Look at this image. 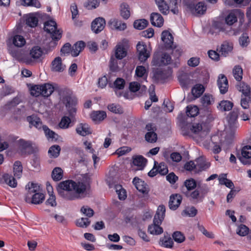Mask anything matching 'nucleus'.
<instances>
[{
	"mask_svg": "<svg viewBox=\"0 0 251 251\" xmlns=\"http://www.w3.org/2000/svg\"><path fill=\"white\" fill-rule=\"evenodd\" d=\"M171 61V56L167 54L163 53L162 55L161 59L160 61H157L155 60V58L154 57L153 60V63L155 65L161 66V65H166L170 63Z\"/></svg>",
	"mask_w": 251,
	"mask_h": 251,
	"instance_id": "nucleus-34",
	"label": "nucleus"
},
{
	"mask_svg": "<svg viewBox=\"0 0 251 251\" xmlns=\"http://www.w3.org/2000/svg\"><path fill=\"white\" fill-rule=\"evenodd\" d=\"M182 201V198L178 194H174L170 196L169 206L171 209L176 210L179 206Z\"/></svg>",
	"mask_w": 251,
	"mask_h": 251,
	"instance_id": "nucleus-21",
	"label": "nucleus"
},
{
	"mask_svg": "<svg viewBox=\"0 0 251 251\" xmlns=\"http://www.w3.org/2000/svg\"><path fill=\"white\" fill-rule=\"evenodd\" d=\"M12 42L13 44L17 47H22L26 43L25 38L20 35H14L12 38Z\"/></svg>",
	"mask_w": 251,
	"mask_h": 251,
	"instance_id": "nucleus-35",
	"label": "nucleus"
},
{
	"mask_svg": "<svg viewBox=\"0 0 251 251\" xmlns=\"http://www.w3.org/2000/svg\"><path fill=\"white\" fill-rule=\"evenodd\" d=\"M63 177V171L59 167L55 168L52 172V177L53 180L58 181Z\"/></svg>",
	"mask_w": 251,
	"mask_h": 251,
	"instance_id": "nucleus-48",
	"label": "nucleus"
},
{
	"mask_svg": "<svg viewBox=\"0 0 251 251\" xmlns=\"http://www.w3.org/2000/svg\"><path fill=\"white\" fill-rule=\"evenodd\" d=\"M241 163L244 165L251 164V147L246 146L244 147L241 151V156L239 157Z\"/></svg>",
	"mask_w": 251,
	"mask_h": 251,
	"instance_id": "nucleus-10",
	"label": "nucleus"
},
{
	"mask_svg": "<svg viewBox=\"0 0 251 251\" xmlns=\"http://www.w3.org/2000/svg\"><path fill=\"white\" fill-rule=\"evenodd\" d=\"M174 240L177 243H181L184 241L185 236L180 231H176L173 234Z\"/></svg>",
	"mask_w": 251,
	"mask_h": 251,
	"instance_id": "nucleus-57",
	"label": "nucleus"
},
{
	"mask_svg": "<svg viewBox=\"0 0 251 251\" xmlns=\"http://www.w3.org/2000/svg\"><path fill=\"white\" fill-rule=\"evenodd\" d=\"M148 73V70L144 66H138L136 68L135 75L137 77L142 78L144 80H146Z\"/></svg>",
	"mask_w": 251,
	"mask_h": 251,
	"instance_id": "nucleus-32",
	"label": "nucleus"
},
{
	"mask_svg": "<svg viewBox=\"0 0 251 251\" xmlns=\"http://www.w3.org/2000/svg\"><path fill=\"white\" fill-rule=\"evenodd\" d=\"M196 172H199L207 169L210 166V163L206 161L203 156L198 158L196 160Z\"/></svg>",
	"mask_w": 251,
	"mask_h": 251,
	"instance_id": "nucleus-17",
	"label": "nucleus"
},
{
	"mask_svg": "<svg viewBox=\"0 0 251 251\" xmlns=\"http://www.w3.org/2000/svg\"><path fill=\"white\" fill-rule=\"evenodd\" d=\"M45 30L51 35L53 40H59L62 35V31L57 28V24L53 20H50L44 24Z\"/></svg>",
	"mask_w": 251,
	"mask_h": 251,
	"instance_id": "nucleus-6",
	"label": "nucleus"
},
{
	"mask_svg": "<svg viewBox=\"0 0 251 251\" xmlns=\"http://www.w3.org/2000/svg\"><path fill=\"white\" fill-rule=\"evenodd\" d=\"M80 212L88 218L92 217L94 214V210L87 205L83 206L80 209Z\"/></svg>",
	"mask_w": 251,
	"mask_h": 251,
	"instance_id": "nucleus-52",
	"label": "nucleus"
},
{
	"mask_svg": "<svg viewBox=\"0 0 251 251\" xmlns=\"http://www.w3.org/2000/svg\"><path fill=\"white\" fill-rule=\"evenodd\" d=\"M23 167L20 161H16L13 165V172L14 176L20 178L22 174Z\"/></svg>",
	"mask_w": 251,
	"mask_h": 251,
	"instance_id": "nucleus-45",
	"label": "nucleus"
},
{
	"mask_svg": "<svg viewBox=\"0 0 251 251\" xmlns=\"http://www.w3.org/2000/svg\"><path fill=\"white\" fill-rule=\"evenodd\" d=\"M2 177L4 182L11 187L15 188L17 186V181L12 176L5 174Z\"/></svg>",
	"mask_w": 251,
	"mask_h": 251,
	"instance_id": "nucleus-40",
	"label": "nucleus"
},
{
	"mask_svg": "<svg viewBox=\"0 0 251 251\" xmlns=\"http://www.w3.org/2000/svg\"><path fill=\"white\" fill-rule=\"evenodd\" d=\"M166 209L165 206L160 205L158 207L154 220L155 222L162 223L165 218Z\"/></svg>",
	"mask_w": 251,
	"mask_h": 251,
	"instance_id": "nucleus-27",
	"label": "nucleus"
},
{
	"mask_svg": "<svg viewBox=\"0 0 251 251\" xmlns=\"http://www.w3.org/2000/svg\"><path fill=\"white\" fill-rule=\"evenodd\" d=\"M238 16H241V18H243L244 13L238 9L232 10L225 18L226 24L229 25H232L237 21Z\"/></svg>",
	"mask_w": 251,
	"mask_h": 251,
	"instance_id": "nucleus-13",
	"label": "nucleus"
},
{
	"mask_svg": "<svg viewBox=\"0 0 251 251\" xmlns=\"http://www.w3.org/2000/svg\"><path fill=\"white\" fill-rule=\"evenodd\" d=\"M188 7L191 10L192 13L195 15H200L203 14L206 10V6L203 2H199L195 6L192 4L188 5Z\"/></svg>",
	"mask_w": 251,
	"mask_h": 251,
	"instance_id": "nucleus-15",
	"label": "nucleus"
},
{
	"mask_svg": "<svg viewBox=\"0 0 251 251\" xmlns=\"http://www.w3.org/2000/svg\"><path fill=\"white\" fill-rule=\"evenodd\" d=\"M42 85H35L31 87L30 94L32 96L38 97L42 96Z\"/></svg>",
	"mask_w": 251,
	"mask_h": 251,
	"instance_id": "nucleus-49",
	"label": "nucleus"
},
{
	"mask_svg": "<svg viewBox=\"0 0 251 251\" xmlns=\"http://www.w3.org/2000/svg\"><path fill=\"white\" fill-rule=\"evenodd\" d=\"M13 92V90L11 87L5 85L2 87L0 92V98H2L4 96L9 95Z\"/></svg>",
	"mask_w": 251,
	"mask_h": 251,
	"instance_id": "nucleus-59",
	"label": "nucleus"
},
{
	"mask_svg": "<svg viewBox=\"0 0 251 251\" xmlns=\"http://www.w3.org/2000/svg\"><path fill=\"white\" fill-rule=\"evenodd\" d=\"M84 47L85 43L83 41L76 42L72 47L71 55L74 57L78 56Z\"/></svg>",
	"mask_w": 251,
	"mask_h": 251,
	"instance_id": "nucleus-30",
	"label": "nucleus"
},
{
	"mask_svg": "<svg viewBox=\"0 0 251 251\" xmlns=\"http://www.w3.org/2000/svg\"><path fill=\"white\" fill-rule=\"evenodd\" d=\"M199 113V109L196 105H189L186 107V114L190 117L196 116Z\"/></svg>",
	"mask_w": 251,
	"mask_h": 251,
	"instance_id": "nucleus-43",
	"label": "nucleus"
},
{
	"mask_svg": "<svg viewBox=\"0 0 251 251\" xmlns=\"http://www.w3.org/2000/svg\"><path fill=\"white\" fill-rule=\"evenodd\" d=\"M238 90L244 96H249L251 93V88L249 85L244 82H241L237 86Z\"/></svg>",
	"mask_w": 251,
	"mask_h": 251,
	"instance_id": "nucleus-41",
	"label": "nucleus"
},
{
	"mask_svg": "<svg viewBox=\"0 0 251 251\" xmlns=\"http://www.w3.org/2000/svg\"><path fill=\"white\" fill-rule=\"evenodd\" d=\"M159 11L164 14H167L169 11V7L164 0H154Z\"/></svg>",
	"mask_w": 251,
	"mask_h": 251,
	"instance_id": "nucleus-37",
	"label": "nucleus"
},
{
	"mask_svg": "<svg viewBox=\"0 0 251 251\" xmlns=\"http://www.w3.org/2000/svg\"><path fill=\"white\" fill-rule=\"evenodd\" d=\"M131 148L126 146H124L117 149L115 153L119 156H122L125 155L131 151Z\"/></svg>",
	"mask_w": 251,
	"mask_h": 251,
	"instance_id": "nucleus-63",
	"label": "nucleus"
},
{
	"mask_svg": "<svg viewBox=\"0 0 251 251\" xmlns=\"http://www.w3.org/2000/svg\"><path fill=\"white\" fill-rule=\"evenodd\" d=\"M151 24L157 27H161L164 24V19L162 16L157 13H153L151 16Z\"/></svg>",
	"mask_w": 251,
	"mask_h": 251,
	"instance_id": "nucleus-24",
	"label": "nucleus"
},
{
	"mask_svg": "<svg viewBox=\"0 0 251 251\" xmlns=\"http://www.w3.org/2000/svg\"><path fill=\"white\" fill-rule=\"evenodd\" d=\"M156 169L157 173L162 175H165L168 172V169L167 165L163 162L159 163Z\"/></svg>",
	"mask_w": 251,
	"mask_h": 251,
	"instance_id": "nucleus-62",
	"label": "nucleus"
},
{
	"mask_svg": "<svg viewBox=\"0 0 251 251\" xmlns=\"http://www.w3.org/2000/svg\"><path fill=\"white\" fill-rule=\"evenodd\" d=\"M107 108L109 111L116 114H121L123 112L122 108L118 104H110L108 105Z\"/></svg>",
	"mask_w": 251,
	"mask_h": 251,
	"instance_id": "nucleus-54",
	"label": "nucleus"
},
{
	"mask_svg": "<svg viewBox=\"0 0 251 251\" xmlns=\"http://www.w3.org/2000/svg\"><path fill=\"white\" fill-rule=\"evenodd\" d=\"M29 54L31 58L25 57L24 60V62L27 64H30L33 61H37L40 59L43 55V51L40 47L35 46L31 49Z\"/></svg>",
	"mask_w": 251,
	"mask_h": 251,
	"instance_id": "nucleus-9",
	"label": "nucleus"
},
{
	"mask_svg": "<svg viewBox=\"0 0 251 251\" xmlns=\"http://www.w3.org/2000/svg\"><path fill=\"white\" fill-rule=\"evenodd\" d=\"M162 223L155 222L153 219L152 224L150 225L148 227L149 232L152 235H160L163 232L162 227L160 226Z\"/></svg>",
	"mask_w": 251,
	"mask_h": 251,
	"instance_id": "nucleus-22",
	"label": "nucleus"
},
{
	"mask_svg": "<svg viewBox=\"0 0 251 251\" xmlns=\"http://www.w3.org/2000/svg\"><path fill=\"white\" fill-rule=\"evenodd\" d=\"M66 68V66L62 63V59L60 57H55L51 62L50 69L53 72H62Z\"/></svg>",
	"mask_w": 251,
	"mask_h": 251,
	"instance_id": "nucleus-14",
	"label": "nucleus"
},
{
	"mask_svg": "<svg viewBox=\"0 0 251 251\" xmlns=\"http://www.w3.org/2000/svg\"><path fill=\"white\" fill-rule=\"evenodd\" d=\"M161 40L166 48L173 49L174 37L172 33L167 30H164L161 33Z\"/></svg>",
	"mask_w": 251,
	"mask_h": 251,
	"instance_id": "nucleus-11",
	"label": "nucleus"
},
{
	"mask_svg": "<svg viewBox=\"0 0 251 251\" xmlns=\"http://www.w3.org/2000/svg\"><path fill=\"white\" fill-rule=\"evenodd\" d=\"M146 89L147 88L145 85L141 86L137 82H132L129 84V89L130 91L133 92L140 91L142 93L144 92H146Z\"/></svg>",
	"mask_w": 251,
	"mask_h": 251,
	"instance_id": "nucleus-39",
	"label": "nucleus"
},
{
	"mask_svg": "<svg viewBox=\"0 0 251 251\" xmlns=\"http://www.w3.org/2000/svg\"><path fill=\"white\" fill-rule=\"evenodd\" d=\"M217 83L222 94H225L228 90V81L226 76L222 74L219 75Z\"/></svg>",
	"mask_w": 251,
	"mask_h": 251,
	"instance_id": "nucleus-20",
	"label": "nucleus"
},
{
	"mask_svg": "<svg viewBox=\"0 0 251 251\" xmlns=\"http://www.w3.org/2000/svg\"><path fill=\"white\" fill-rule=\"evenodd\" d=\"M120 13L122 18L124 19H128L130 16V9L129 5L123 2L120 6Z\"/></svg>",
	"mask_w": 251,
	"mask_h": 251,
	"instance_id": "nucleus-28",
	"label": "nucleus"
},
{
	"mask_svg": "<svg viewBox=\"0 0 251 251\" xmlns=\"http://www.w3.org/2000/svg\"><path fill=\"white\" fill-rule=\"evenodd\" d=\"M90 224V221L88 218H81L78 219L76 222L77 226L86 228Z\"/></svg>",
	"mask_w": 251,
	"mask_h": 251,
	"instance_id": "nucleus-55",
	"label": "nucleus"
},
{
	"mask_svg": "<svg viewBox=\"0 0 251 251\" xmlns=\"http://www.w3.org/2000/svg\"><path fill=\"white\" fill-rule=\"evenodd\" d=\"M89 185L85 183H76L72 180H66L58 184L57 190L58 194L68 200H74L84 197V192Z\"/></svg>",
	"mask_w": 251,
	"mask_h": 251,
	"instance_id": "nucleus-1",
	"label": "nucleus"
},
{
	"mask_svg": "<svg viewBox=\"0 0 251 251\" xmlns=\"http://www.w3.org/2000/svg\"><path fill=\"white\" fill-rule=\"evenodd\" d=\"M204 88L201 84H196L192 89V93L195 98H198L204 92Z\"/></svg>",
	"mask_w": 251,
	"mask_h": 251,
	"instance_id": "nucleus-42",
	"label": "nucleus"
},
{
	"mask_svg": "<svg viewBox=\"0 0 251 251\" xmlns=\"http://www.w3.org/2000/svg\"><path fill=\"white\" fill-rule=\"evenodd\" d=\"M125 81L124 79L122 78H117L115 80L113 84L111 86V87L114 89L118 97H121L123 95V93L119 91L123 90L125 87Z\"/></svg>",
	"mask_w": 251,
	"mask_h": 251,
	"instance_id": "nucleus-19",
	"label": "nucleus"
},
{
	"mask_svg": "<svg viewBox=\"0 0 251 251\" xmlns=\"http://www.w3.org/2000/svg\"><path fill=\"white\" fill-rule=\"evenodd\" d=\"M75 130L78 135L82 136H85L92 133L90 126L85 123L78 124L76 127Z\"/></svg>",
	"mask_w": 251,
	"mask_h": 251,
	"instance_id": "nucleus-18",
	"label": "nucleus"
},
{
	"mask_svg": "<svg viewBox=\"0 0 251 251\" xmlns=\"http://www.w3.org/2000/svg\"><path fill=\"white\" fill-rule=\"evenodd\" d=\"M105 21L102 17L96 18L91 24L92 31L95 33L101 32L105 27Z\"/></svg>",
	"mask_w": 251,
	"mask_h": 251,
	"instance_id": "nucleus-12",
	"label": "nucleus"
},
{
	"mask_svg": "<svg viewBox=\"0 0 251 251\" xmlns=\"http://www.w3.org/2000/svg\"><path fill=\"white\" fill-rule=\"evenodd\" d=\"M233 74L235 79L241 81L242 79L243 70L240 66H235L233 69Z\"/></svg>",
	"mask_w": 251,
	"mask_h": 251,
	"instance_id": "nucleus-47",
	"label": "nucleus"
},
{
	"mask_svg": "<svg viewBox=\"0 0 251 251\" xmlns=\"http://www.w3.org/2000/svg\"><path fill=\"white\" fill-rule=\"evenodd\" d=\"M60 151V147L58 145L52 146L49 149L48 153L50 156L57 157Z\"/></svg>",
	"mask_w": 251,
	"mask_h": 251,
	"instance_id": "nucleus-51",
	"label": "nucleus"
},
{
	"mask_svg": "<svg viewBox=\"0 0 251 251\" xmlns=\"http://www.w3.org/2000/svg\"><path fill=\"white\" fill-rule=\"evenodd\" d=\"M215 102L214 97L209 94H205L201 99V102L203 107H207Z\"/></svg>",
	"mask_w": 251,
	"mask_h": 251,
	"instance_id": "nucleus-29",
	"label": "nucleus"
},
{
	"mask_svg": "<svg viewBox=\"0 0 251 251\" xmlns=\"http://www.w3.org/2000/svg\"><path fill=\"white\" fill-rule=\"evenodd\" d=\"M138 59L140 62L146 61L151 55V48L150 45L147 46L143 41H139L136 45Z\"/></svg>",
	"mask_w": 251,
	"mask_h": 251,
	"instance_id": "nucleus-7",
	"label": "nucleus"
},
{
	"mask_svg": "<svg viewBox=\"0 0 251 251\" xmlns=\"http://www.w3.org/2000/svg\"><path fill=\"white\" fill-rule=\"evenodd\" d=\"M25 21L26 24L31 27L36 26L38 23V19L35 13H30L27 15Z\"/></svg>",
	"mask_w": 251,
	"mask_h": 251,
	"instance_id": "nucleus-26",
	"label": "nucleus"
},
{
	"mask_svg": "<svg viewBox=\"0 0 251 251\" xmlns=\"http://www.w3.org/2000/svg\"><path fill=\"white\" fill-rule=\"evenodd\" d=\"M116 192L120 200H124L126 198V192L121 185H116L115 186Z\"/></svg>",
	"mask_w": 251,
	"mask_h": 251,
	"instance_id": "nucleus-46",
	"label": "nucleus"
},
{
	"mask_svg": "<svg viewBox=\"0 0 251 251\" xmlns=\"http://www.w3.org/2000/svg\"><path fill=\"white\" fill-rule=\"evenodd\" d=\"M133 183L140 192L144 194L148 193L149 191L148 186L142 179L138 177H135L133 180Z\"/></svg>",
	"mask_w": 251,
	"mask_h": 251,
	"instance_id": "nucleus-16",
	"label": "nucleus"
},
{
	"mask_svg": "<svg viewBox=\"0 0 251 251\" xmlns=\"http://www.w3.org/2000/svg\"><path fill=\"white\" fill-rule=\"evenodd\" d=\"M27 120L31 125L34 126L39 129L42 127L48 138H55V133L52 130H50L47 126H42L40 119L37 116L34 115L28 116L27 118Z\"/></svg>",
	"mask_w": 251,
	"mask_h": 251,
	"instance_id": "nucleus-5",
	"label": "nucleus"
},
{
	"mask_svg": "<svg viewBox=\"0 0 251 251\" xmlns=\"http://www.w3.org/2000/svg\"><path fill=\"white\" fill-rule=\"evenodd\" d=\"M61 100L65 105L70 116L73 117L76 112L75 107L77 103L76 98L70 90H64L61 93Z\"/></svg>",
	"mask_w": 251,
	"mask_h": 251,
	"instance_id": "nucleus-4",
	"label": "nucleus"
},
{
	"mask_svg": "<svg viewBox=\"0 0 251 251\" xmlns=\"http://www.w3.org/2000/svg\"><path fill=\"white\" fill-rule=\"evenodd\" d=\"M148 22L145 19H140L134 22V27L139 30H141L147 26Z\"/></svg>",
	"mask_w": 251,
	"mask_h": 251,
	"instance_id": "nucleus-50",
	"label": "nucleus"
},
{
	"mask_svg": "<svg viewBox=\"0 0 251 251\" xmlns=\"http://www.w3.org/2000/svg\"><path fill=\"white\" fill-rule=\"evenodd\" d=\"M128 47V41L126 39H123L119 41L114 48L115 57L119 60L125 58L127 55V49Z\"/></svg>",
	"mask_w": 251,
	"mask_h": 251,
	"instance_id": "nucleus-8",
	"label": "nucleus"
},
{
	"mask_svg": "<svg viewBox=\"0 0 251 251\" xmlns=\"http://www.w3.org/2000/svg\"><path fill=\"white\" fill-rule=\"evenodd\" d=\"M160 246L168 248H171L173 246V241L170 237L164 236L160 240Z\"/></svg>",
	"mask_w": 251,
	"mask_h": 251,
	"instance_id": "nucleus-44",
	"label": "nucleus"
},
{
	"mask_svg": "<svg viewBox=\"0 0 251 251\" xmlns=\"http://www.w3.org/2000/svg\"><path fill=\"white\" fill-rule=\"evenodd\" d=\"M90 117L94 122L98 123L106 117V113L104 111H93L91 113Z\"/></svg>",
	"mask_w": 251,
	"mask_h": 251,
	"instance_id": "nucleus-23",
	"label": "nucleus"
},
{
	"mask_svg": "<svg viewBox=\"0 0 251 251\" xmlns=\"http://www.w3.org/2000/svg\"><path fill=\"white\" fill-rule=\"evenodd\" d=\"M145 138L148 142L154 143L157 140V135L153 131H148L145 135Z\"/></svg>",
	"mask_w": 251,
	"mask_h": 251,
	"instance_id": "nucleus-58",
	"label": "nucleus"
},
{
	"mask_svg": "<svg viewBox=\"0 0 251 251\" xmlns=\"http://www.w3.org/2000/svg\"><path fill=\"white\" fill-rule=\"evenodd\" d=\"M147 160L142 156H137L133 158V164L138 167V170H143L146 164Z\"/></svg>",
	"mask_w": 251,
	"mask_h": 251,
	"instance_id": "nucleus-33",
	"label": "nucleus"
},
{
	"mask_svg": "<svg viewBox=\"0 0 251 251\" xmlns=\"http://www.w3.org/2000/svg\"><path fill=\"white\" fill-rule=\"evenodd\" d=\"M108 24L114 29L122 31L124 30L126 28V24L120 20L116 19H111Z\"/></svg>",
	"mask_w": 251,
	"mask_h": 251,
	"instance_id": "nucleus-25",
	"label": "nucleus"
},
{
	"mask_svg": "<svg viewBox=\"0 0 251 251\" xmlns=\"http://www.w3.org/2000/svg\"><path fill=\"white\" fill-rule=\"evenodd\" d=\"M42 96L48 97L50 96L54 90V87L50 83H45L42 85Z\"/></svg>",
	"mask_w": 251,
	"mask_h": 251,
	"instance_id": "nucleus-31",
	"label": "nucleus"
},
{
	"mask_svg": "<svg viewBox=\"0 0 251 251\" xmlns=\"http://www.w3.org/2000/svg\"><path fill=\"white\" fill-rule=\"evenodd\" d=\"M179 81L182 87L187 88L191 83V80L188 78L186 75H182L178 77Z\"/></svg>",
	"mask_w": 251,
	"mask_h": 251,
	"instance_id": "nucleus-61",
	"label": "nucleus"
},
{
	"mask_svg": "<svg viewBox=\"0 0 251 251\" xmlns=\"http://www.w3.org/2000/svg\"><path fill=\"white\" fill-rule=\"evenodd\" d=\"M233 106V103L229 100H222L219 104L218 108L224 111L230 110Z\"/></svg>",
	"mask_w": 251,
	"mask_h": 251,
	"instance_id": "nucleus-38",
	"label": "nucleus"
},
{
	"mask_svg": "<svg viewBox=\"0 0 251 251\" xmlns=\"http://www.w3.org/2000/svg\"><path fill=\"white\" fill-rule=\"evenodd\" d=\"M233 46L231 43L225 42L221 45L220 52L222 55L226 56L231 52Z\"/></svg>",
	"mask_w": 251,
	"mask_h": 251,
	"instance_id": "nucleus-36",
	"label": "nucleus"
},
{
	"mask_svg": "<svg viewBox=\"0 0 251 251\" xmlns=\"http://www.w3.org/2000/svg\"><path fill=\"white\" fill-rule=\"evenodd\" d=\"M239 43L241 47H246L249 42V37L247 33H243L242 36L240 37L239 40Z\"/></svg>",
	"mask_w": 251,
	"mask_h": 251,
	"instance_id": "nucleus-60",
	"label": "nucleus"
},
{
	"mask_svg": "<svg viewBox=\"0 0 251 251\" xmlns=\"http://www.w3.org/2000/svg\"><path fill=\"white\" fill-rule=\"evenodd\" d=\"M71 119L67 116H64L62 118L61 121L59 124V126L62 129H67L69 128L70 124H71Z\"/></svg>",
	"mask_w": 251,
	"mask_h": 251,
	"instance_id": "nucleus-53",
	"label": "nucleus"
},
{
	"mask_svg": "<svg viewBox=\"0 0 251 251\" xmlns=\"http://www.w3.org/2000/svg\"><path fill=\"white\" fill-rule=\"evenodd\" d=\"M249 228L244 225H241L238 226L236 232L242 236H245L250 233Z\"/></svg>",
	"mask_w": 251,
	"mask_h": 251,
	"instance_id": "nucleus-56",
	"label": "nucleus"
},
{
	"mask_svg": "<svg viewBox=\"0 0 251 251\" xmlns=\"http://www.w3.org/2000/svg\"><path fill=\"white\" fill-rule=\"evenodd\" d=\"M99 5V2L97 0H88L85 4V7L88 9L97 8Z\"/></svg>",
	"mask_w": 251,
	"mask_h": 251,
	"instance_id": "nucleus-64",
	"label": "nucleus"
},
{
	"mask_svg": "<svg viewBox=\"0 0 251 251\" xmlns=\"http://www.w3.org/2000/svg\"><path fill=\"white\" fill-rule=\"evenodd\" d=\"M190 130L193 133V138L198 144L206 149L209 148L211 140L208 135L209 130L205 124H194Z\"/></svg>",
	"mask_w": 251,
	"mask_h": 251,
	"instance_id": "nucleus-2",
	"label": "nucleus"
},
{
	"mask_svg": "<svg viewBox=\"0 0 251 251\" xmlns=\"http://www.w3.org/2000/svg\"><path fill=\"white\" fill-rule=\"evenodd\" d=\"M26 188L27 192L25 198V201L28 203L39 204L45 200V195L42 193L41 187L37 183H28Z\"/></svg>",
	"mask_w": 251,
	"mask_h": 251,
	"instance_id": "nucleus-3",
	"label": "nucleus"
}]
</instances>
